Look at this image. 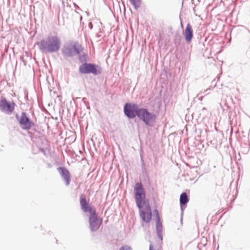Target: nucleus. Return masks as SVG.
Listing matches in <instances>:
<instances>
[{"instance_id": "nucleus-1", "label": "nucleus", "mask_w": 250, "mask_h": 250, "mask_svg": "<svg viewBox=\"0 0 250 250\" xmlns=\"http://www.w3.org/2000/svg\"><path fill=\"white\" fill-rule=\"evenodd\" d=\"M61 44V39L58 37L51 36L48 37L47 41L41 42L40 48L45 52H53L59 50Z\"/></svg>"}, {"instance_id": "nucleus-2", "label": "nucleus", "mask_w": 250, "mask_h": 250, "mask_svg": "<svg viewBox=\"0 0 250 250\" xmlns=\"http://www.w3.org/2000/svg\"><path fill=\"white\" fill-rule=\"evenodd\" d=\"M134 193L136 205L149 202L148 200L146 198L145 191L141 183H137L135 184Z\"/></svg>"}, {"instance_id": "nucleus-3", "label": "nucleus", "mask_w": 250, "mask_h": 250, "mask_svg": "<svg viewBox=\"0 0 250 250\" xmlns=\"http://www.w3.org/2000/svg\"><path fill=\"white\" fill-rule=\"evenodd\" d=\"M139 209V215L146 223H149L152 218V212L149 202L137 205Z\"/></svg>"}, {"instance_id": "nucleus-4", "label": "nucleus", "mask_w": 250, "mask_h": 250, "mask_svg": "<svg viewBox=\"0 0 250 250\" xmlns=\"http://www.w3.org/2000/svg\"><path fill=\"white\" fill-rule=\"evenodd\" d=\"M137 116L147 125H151L156 118L155 115L150 113L146 108H140L138 111Z\"/></svg>"}, {"instance_id": "nucleus-5", "label": "nucleus", "mask_w": 250, "mask_h": 250, "mask_svg": "<svg viewBox=\"0 0 250 250\" xmlns=\"http://www.w3.org/2000/svg\"><path fill=\"white\" fill-rule=\"evenodd\" d=\"M82 51L81 45L77 43L69 44L62 49V53L66 57H70L79 54Z\"/></svg>"}, {"instance_id": "nucleus-6", "label": "nucleus", "mask_w": 250, "mask_h": 250, "mask_svg": "<svg viewBox=\"0 0 250 250\" xmlns=\"http://www.w3.org/2000/svg\"><path fill=\"white\" fill-rule=\"evenodd\" d=\"M79 71L82 74L92 73L97 75L101 72V69L94 64L85 63L80 66Z\"/></svg>"}, {"instance_id": "nucleus-7", "label": "nucleus", "mask_w": 250, "mask_h": 250, "mask_svg": "<svg viewBox=\"0 0 250 250\" xmlns=\"http://www.w3.org/2000/svg\"><path fill=\"white\" fill-rule=\"evenodd\" d=\"M102 222L103 219L99 217L96 211L89 214V223L91 230L95 231L98 229Z\"/></svg>"}, {"instance_id": "nucleus-8", "label": "nucleus", "mask_w": 250, "mask_h": 250, "mask_svg": "<svg viewBox=\"0 0 250 250\" xmlns=\"http://www.w3.org/2000/svg\"><path fill=\"white\" fill-rule=\"evenodd\" d=\"M138 106L135 104H126L124 107L125 114L129 118H134L138 116Z\"/></svg>"}, {"instance_id": "nucleus-9", "label": "nucleus", "mask_w": 250, "mask_h": 250, "mask_svg": "<svg viewBox=\"0 0 250 250\" xmlns=\"http://www.w3.org/2000/svg\"><path fill=\"white\" fill-rule=\"evenodd\" d=\"M14 103L7 102L4 98L0 100V108L3 112L11 113L14 110Z\"/></svg>"}, {"instance_id": "nucleus-10", "label": "nucleus", "mask_w": 250, "mask_h": 250, "mask_svg": "<svg viewBox=\"0 0 250 250\" xmlns=\"http://www.w3.org/2000/svg\"><path fill=\"white\" fill-rule=\"evenodd\" d=\"M19 123L23 129H29L34 125V124L27 117L24 112H22L19 119Z\"/></svg>"}, {"instance_id": "nucleus-11", "label": "nucleus", "mask_w": 250, "mask_h": 250, "mask_svg": "<svg viewBox=\"0 0 250 250\" xmlns=\"http://www.w3.org/2000/svg\"><path fill=\"white\" fill-rule=\"evenodd\" d=\"M80 205L82 210L85 212H88L91 214L94 211H96L95 208L90 207L88 203L86 201L85 198L81 195L80 196Z\"/></svg>"}, {"instance_id": "nucleus-12", "label": "nucleus", "mask_w": 250, "mask_h": 250, "mask_svg": "<svg viewBox=\"0 0 250 250\" xmlns=\"http://www.w3.org/2000/svg\"><path fill=\"white\" fill-rule=\"evenodd\" d=\"M185 37L186 41L188 42H190L193 37V30L189 23H188L187 25L185 31Z\"/></svg>"}, {"instance_id": "nucleus-13", "label": "nucleus", "mask_w": 250, "mask_h": 250, "mask_svg": "<svg viewBox=\"0 0 250 250\" xmlns=\"http://www.w3.org/2000/svg\"><path fill=\"white\" fill-rule=\"evenodd\" d=\"M59 171L64 179L66 185H68L70 181V175L69 171L66 169L62 167L59 168Z\"/></svg>"}, {"instance_id": "nucleus-14", "label": "nucleus", "mask_w": 250, "mask_h": 250, "mask_svg": "<svg viewBox=\"0 0 250 250\" xmlns=\"http://www.w3.org/2000/svg\"><path fill=\"white\" fill-rule=\"evenodd\" d=\"M188 202V198L186 193H182L180 197V202L181 205H185Z\"/></svg>"}, {"instance_id": "nucleus-15", "label": "nucleus", "mask_w": 250, "mask_h": 250, "mask_svg": "<svg viewBox=\"0 0 250 250\" xmlns=\"http://www.w3.org/2000/svg\"><path fill=\"white\" fill-rule=\"evenodd\" d=\"M155 211L157 212V229L158 231H160L162 228V225L160 221V217L159 215L158 211L157 210H155Z\"/></svg>"}, {"instance_id": "nucleus-16", "label": "nucleus", "mask_w": 250, "mask_h": 250, "mask_svg": "<svg viewBox=\"0 0 250 250\" xmlns=\"http://www.w3.org/2000/svg\"><path fill=\"white\" fill-rule=\"evenodd\" d=\"M131 3L133 5L134 7L137 9L139 8L141 5V0H129Z\"/></svg>"}, {"instance_id": "nucleus-17", "label": "nucleus", "mask_w": 250, "mask_h": 250, "mask_svg": "<svg viewBox=\"0 0 250 250\" xmlns=\"http://www.w3.org/2000/svg\"><path fill=\"white\" fill-rule=\"evenodd\" d=\"M149 250H161L160 247L154 246L152 245H150L149 247Z\"/></svg>"}, {"instance_id": "nucleus-18", "label": "nucleus", "mask_w": 250, "mask_h": 250, "mask_svg": "<svg viewBox=\"0 0 250 250\" xmlns=\"http://www.w3.org/2000/svg\"><path fill=\"white\" fill-rule=\"evenodd\" d=\"M119 250H131V248L129 246L126 245L121 248Z\"/></svg>"}]
</instances>
